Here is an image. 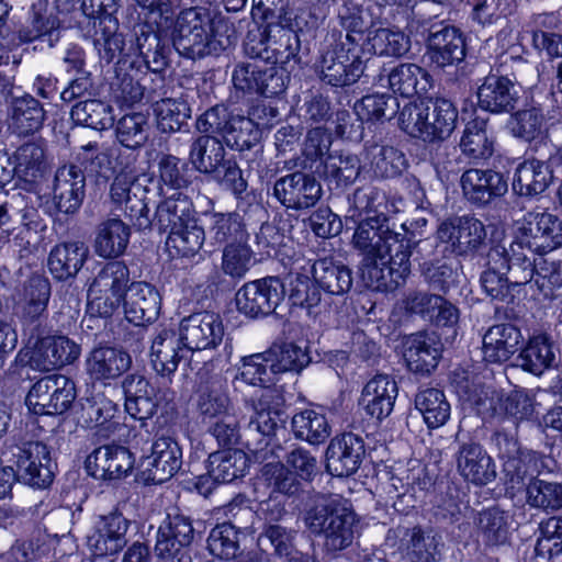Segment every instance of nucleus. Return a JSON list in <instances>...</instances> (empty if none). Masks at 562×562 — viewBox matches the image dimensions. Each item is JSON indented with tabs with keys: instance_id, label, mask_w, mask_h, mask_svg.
<instances>
[{
	"instance_id": "obj_53",
	"label": "nucleus",
	"mask_w": 562,
	"mask_h": 562,
	"mask_svg": "<svg viewBox=\"0 0 562 562\" xmlns=\"http://www.w3.org/2000/svg\"><path fill=\"white\" fill-rule=\"evenodd\" d=\"M486 127L487 122L480 117L465 125L459 146L470 161L477 162L493 155V140L490 139Z\"/></svg>"
},
{
	"instance_id": "obj_8",
	"label": "nucleus",
	"mask_w": 562,
	"mask_h": 562,
	"mask_svg": "<svg viewBox=\"0 0 562 562\" xmlns=\"http://www.w3.org/2000/svg\"><path fill=\"white\" fill-rule=\"evenodd\" d=\"M412 30L419 35L426 45L425 58L430 66L443 69L459 66L465 59L467 37L460 27L450 20H438V16L422 19L412 24ZM464 70V67H461Z\"/></svg>"
},
{
	"instance_id": "obj_4",
	"label": "nucleus",
	"mask_w": 562,
	"mask_h": 562,
	"mask_svg": "<svg viewBox=\"0 0 562 562\" xmlns=\"http://www.w3.org/2000/svg\"><path fill=\"white\" fill-rule=\"evenodd\" d=\"M384 13L385 5L378 1L369 3L345 0L338 11V19L346 31V42L322 53L319 70H331L335 66H339L341 70H364L370 55L367 44L371 41L373 31L380 24H385Z\"/></svg>"
},
{
	"instance_id": "obj_59",
	"label": "nucleus",
	"mask_w": 562,
	"mask_h": 562,
	"mask_svg": "<svg viewBox=\"0 0 562 562\" xmlns=\"http://www.w3.org/2000/svg\"><path fill=\"white\" fill-rule=\"evenodd\" d=\"M148 117L142 112L123 115L115 125V138L124 147L138 149L149 137Z\"/></svg>"
},
{
	"instance_id": "obj_37",
	"label": "nucleus",
	"mask_w": 562,
	"mask_h": 562,
	"mask_svg": "<svg viewBox=\"0 0 562 562\" xmlns=\"http://www.w3.org/2000/svg\"><path fill=\"white\" fill-rule=\"evenodd\" d=\"M183 348L180 335H177L173 329H158L150 346V363L155 372L170 380L183 358Z\"/></svg>"
},
{
	"instance_id": "obj_13",
	"label": "nucleus",
	"mask_w": 562,
	"mask_h": 562,
	"mask_svg": "<svg viewBox=\"0 0 562 562\" xmlns=\"http://www.w3.org/2000/svg\"><path fill=\"white\" fill-rule=\"evenodd\" d=\"M437 238L457 257H471L486 246L484 223L473 215L452 216L437 228Z\"/></svg>"
},
{
	"instance_id": "obj_57",
	"label": "nucleus",
	"mask_w": 562,
	"mask_h": 562,
	"mask_svg": "<svg viewBox=\"0 0 562 562\" xmlns=\"http://www.w3.org/2000/svg\"><path fill=\"white\" fill-rule=\"evenodd\" d=\"M527 504L537 509L559 510L562 508V484L535 476H528Z\"/></svg>"
},
{
	"instance_id": "obj_63",
	"label": "nucleus",
	"mask_w": 562,
	"mask_h": 562,
	"mask_svg": "<svg viewBox=\"0 0 562 562\" xmlns=\"http://www.w3.org/2000/svg\"><path fill=\"white\" fill-rule=\"evenodd\" d=\"M270 371L274 374L288 371L300 372L311 358L305 349L294 342L274 344L268 351Z\"/></svg>"
},
{
	"instance_id": "obj_17",
	"label": "nucleus",
	"mask_w": 562,
	"mask_h": 562,
	"mask_svg": "<svg viewBox=\"0 0 562 562\" xmlns=\"http://www.w3.org/2000/svg\"><path fill=\"white\" fill-rule=\"evenodd\" d=\"M514 239L528 251L547 254L562 246V221L551 213H528L517 228Z\"/></svg>"
},
{
	"instance_id": "obj_7",
	"label": "nucleus",
	"mask_w": 562,
	"mask_h": 562,
	"mask_svg": "<svg viewBox=\"0 0 562 562\" xmlns=\"http://www.w3.org/2000/svg\"><path fill=\"white\" fill-rule=\"evenodd\" d=\"M86 0H53L56 11L49 12V0L32 2L26 15V24H21L15 33L20 43L46 40L54 46L59 40V29H75L86 5Z\"/></svg>"
},
{
	"instance_id": "obj_9",
	"label": "nucleus",
	"mask_w": 562,
	"mask_h": 562,
	"mask_svg": "<svg viewBox=\"0 0 562 562\" xmlns=\"http://www.w3.org/2000/svg\"><path fill=\"white\" fill-rule=\"evenodd\" d=\"M418 243L414 233L395 232L383 213L360 218L352 236V246L363 256V262L385 259L394 252L413 249Z\"/></svg>"
},
{
	"instance_id": "obj_61",
	"label": "nucleus",
	"mask_w": 562,
	"mask_h": 562,
	"mask_svg": "<svg viewBox=\"0 0 562 562\" xmlns=\"http://www.w3.org/2000/svg\"><path fill=\"white\" fill-rule=\"evenodd\" d=\"M148 81L147 72H115L110 82L111 94L116 102L133 105L144 98Z\"/></svg>"
},
{
	"instance_id": "obj_22",
	"label": "nucleus",
	"mask_w": 562,
	"mask_h": 562,
	"mask_svg": "<svg viewBox=\"0 0 562 562\" xmlns=\"http://www.w3.org/2000/svg\"><path fill=\"white\" fill-rule=\"evenodd\" d=\"M536 251H528L526 247L513 239L508 247L495 245L487 252V262L498 263L505 270L513 286L524 285L535 279L539 262L535 256Z\"/></svg>"
},
{
	"instance_id": "obj_32",
	"label": "nucleus",
	"mask_w": 562,
	"mask_h": 562,
	"mask_svg": "<svg viewBox=\"0 0 562 562\" xmlns=\"http://www.w3.org/2000/svg\"><path fill=\"white\" fill-rule=\"evenodd\" d=\"M559 346L548 333L532 334L516 358L517 366L533 375H541L558 363Z\"/></svg>"
},
{
	"instance_id": "obj_36",
	"label": "nucleus",
	"mask_w": 562,
	"mask_h": 562,
	"mask_svg": "<svg viewBox=\"0 0 562 562\" xmlns=\"http://www.w3.org/2000/svg\"><path fill=\"white\" fill-rule=\"evenodd\" d=\"M473 525L477 542L487 549L499 548L509 542L510 515L498 506L477 512Z\"/></svg>"
},
{
	"instance_id": "obj_43",
	"label": "nucleus",
	"mask_w": 562,
	"mask_h": 562,
	"mask_svg": "<svg viewBox=\"0 0 562 562\" xmlns=\"http://www.w3.org/2000/svg\"><path fill=\"white\" fill-rule=\"evenodd\" d=\"M552 178L547 162L530 159L517 166L512 186L514 192L520 196H535L546 191Z\"/></svg>"
},
{
	"instance_id": "obj_16",
	"label": "nucleus",
	"mask_w": 562,
	"mask_h": 562,
	"mask_svg": "<svg viewBox=\"0 0 562 562\" xmlns=\"http://www.w3.org/2000/svg\"><path fill=\"white\" fill-rule=\"evenodd\" d=\"M285 285L278 277H267L245 283L236 293L237 310L250 317L268 316L284 300Z\"/></svg>"
},
{
	"instance_id": "obj_38",
	"label": "nucleus",
	"mask_w": 562,
	"mask_h": 562,
	"mask_svg": "<svg viewBox=\"0 0 562 562\" xmlns=\"http://www.w3.org/2000/svg\"><path fill=\"white\" fill-rule=\"evenodd\" d=\"M442 344L434 333L419 331L405 342L404 359L411 371L430 373L441 358Z\"/></svg>"
},
{
	"instance_id": "obj_34",
	"label": "nucleus",
	"mask_w": 562,
	"mask_h": 562,
	"mask_svg": "<svg viewBox=\"0 0 562 562\" xmlns=\"http://www.w3.org/2000/svg\"><path fill=\"white\" fill-rule=\"evenodd\" d=\"M397 392L394 379L386 374H376L363 386L359 405L367 415L382 420L392 413Z\"/></svg>"
},
{
	"instance_id": "obj_2",
	"label": "nucleus",
	"mask_w": 562,
	"mask_h": 562,
	"mask_svg": "<svg viewBox=\"0 0 562 562\" xmlns=\"http://www.w3.org/2000/svg\"><path fill=\"white\" fill-rule=\"evenodd\" d=\"M251 14L258 25V46L245 45L254 64H237L234 70H294L300 67L301 44L317 35L325 18L312 4L290 7L289 0H252Z\"/></svg>"
},
{
	"instance_id": "obj_25",
	"label": "nucleus",
	"mask_w": 562,
	"mask_h": 562,
	"mask_svg": "<svg viewBox=\"0 0 562 562\" xmlns=\"http://www.w3.org/2000/svg\"><path fill=\"white\" fill-rule=\"evenodd\" d=\"M366 456L363 439L352 432L333 438L326 449V470L337 477L355 474Z\"/></svg>"
},
{
	"instance_id": "obj_44",
	"label": "nucleus",
	"mask_w": 562,
	"mask_h": 562,
	"mask_svg": "<svg viewBox=\"0 0 562 562\" xmlns=\"http://www.w3.org/2000/svg\"><path fill=\"white\" fill-rule=\"evenodd\" d=\"M312 273L317 286L331 295L346 294L353 283L351 269L327 257L313 263Z\"/></svg>"
},
{
	"instance_id": "obj_14",
	"label": "nucleus",
	"mask_w": 562,
	"mask_h": 562,
	"mask_svg": "<svg viewBox=\"0 0 562 562\" xmlns=\"http://www.w3.org/2000/svg\"><path fill=\"white\" fill-rule=\"evenodd\" d=\"M76 398L75 383L63 374L40 379L30 389L25 404L35 415H60Z\"/></svg>"
},
{
	"instance_id": "obj_47",
	"label": "nucleus",
	"mask_w": 562,
	"mask_h": 562,
	"mask_svg": "<svg viewBox=\"0 0 562 562\" xmlns=\"http://www.w3.org/2000/svg\"><path fill=\"white\" fill-rule=\"evenodd\" d=\"M130 227L120 218H110L99 224L94 251L102 258H117L124 254L130 241Z\"/></svg>"
},
{
	"instance_id": "obj_26",
	"label": "nucleus",
	"mask_w": 562,
	"mask_h": 562,
	"mask_svg": "<svg viewBox=\"0 0 562 562\" xmlns=\"http://www.w3.org/2000/svg\"><path fill=\"white\" fill-rule=\"evenodd\" d=\"M133 453L120 445H104L94 449L86 459V470L97 480H120L133 469Z\"/></svg>"
},
{
	"instance_id": "obj_48",
	"label": "nucleus",
	"mask_w": 562,
	"mask_h": 562,
	"mask_svg": "<svg viewBox=\"0 0 562 562\" xmlns=\"http://www.w3.org/2000/svg\"><path fill=\"white\" fill-rule=\"evenodd\" d=\"M366 159L373 173L383 179L401 176L407 168V159L393 146L372 144L366 146Z\"/></svg>"
},
{
	"instance_id": "obj_54",
	"label": "nucleus",
	"mask_w": 562,
	"mask_h": 562,
	"mask_svg": "<svg viewBox=\"0 0 562 562\" xmlns=\"http://www.w3.org/2000/svg\"><path fill=\"white\" fill-rule=\"evenodd\" d=\"M243 535V531L231 522L216 525L209 535L207 549L212 555L223 560L238 561L241 555H252L244 553L240 549Z\"/></svg>"
},
{
	"instance_id": "obj_11",
	"label": "nucleus",
	"mask_w": 562,
	"mask_h": 562,
	"mask_svg": "<svg viewBox=\"0 0 562 562\" xmlns=\"http://www.w3.org/2000/svg\"><path fill=\"white\" fill-rule=\"evenodd\" d=\"M50 282L42 274H32L18 293L14 313L24 337H41L49 331L47 326Z\"/></svg>"
},
{
	"instance_id": "obj_62",
	"label": "nucleus",
	"mask_w": 562,
	"mask_h": 562,
	"mask_svg": "<svg viewBox=\"0 0 562 562\" xmlns=\"http://www.w3.org/2000/svg\"><path fill=\"white\" fill-rule=\"evenodd\" d=\"M296 532L280 524H266L258 536L257 543L261 552L278 559L290 555L294 547Z\"/></svg>"
},
{
	"instance_id": "obj_3",
	"label": "nucleus",
	"mask_w": 562,
	"mask_h": 562,
	"mask_svg": "<svg viewBox=\"0 0 562 562\" xmlns=\"http://www.w3.org/2000/svg\"><path fill=\"white\" fill-rule=\"evenodd\" d=\"M147 190L126 172L119 173L110 186L109 196L113 211L122 214L139 231L156 227L160 233H171L188 227L195 221L190 199L177 192L157 205L155 216L149 215Z\"/></svg>"
},
{
	"instance_id": "obj_5",
	"label": "nucleus",
	"mask_w": 562,
	"mask_h": 562,
	"mask_svg": "<svg viewBox=\"0 0 562 562\" xmlns=\"http://www.w3.org/2000/svg\"><path fill=\"white\" fill-rule=\"evenodd\" d=\"M304 524L315 536H324L327 551H341L353 542L357 516L340 498L317 495L304 513Z\"/></svg>"
},
{
	"instance_id": "obj_58",
	"label": "nucleus",
	"mask_w": 562,
	"mask_h": 562,
	"mask_svg": "<svg viewBox=\"0 0 562 562\" xmlns=\"http://www.w3.org/2000/svg\"><path fill=\"white\" fill-rule=\"evenodd\" d=\"M292 430L295 438L305 440L312 445L324 442L330 435V427L325 415L305 409L292 417Z\"/></svg>"
},
{
	"instance_id": "obj_39",
	"label": "nucleus",
	"mask_w": 562,
	"mask_h": 562,
	"mask_svg": "<svg viewBox=\"0 0 562 562\" xmlns=\"http://www.w3.org/2000/svg\"><path fill=\"white\" fill-rule=\"evenodd\" d=\"M132 363L131 356L124 350L100 346L93 348L86 359V371L92 381L114 380L126 372Z\"/></svg>"
},
{
	"instance_id": "obj_1",
	"label": "nucleus",
	"mask_w": 562,
	"mask_h": 562,
	"mask_svg": "<svg viewBox=\"0 0 562 562\" xmlns=\"http://www.w3.org/2000/svg\"><path fill=\"white\" fill-rule=\"evenodd\" d=\"M182 9L164 0L142 14L131 13L128 24L135 31L131 47L121 48L114 70H166L177 53L195 60L220 56L237 41L234 23L221 12L187 0Z\"/></svg>"
},
{
	"instance_id": "obj_45",
	"label": "nucleus",
	"mask_w": 562,
	"mask_h": 562,
	"mask_svg": "<svg viewBox=\"0 0 562 562\" xmlns=\"http://www.w3.org/2000/svg\"><path fill=\"white\" fill-rule=\"evenodd\" d=\"M401 538V548L411 562H435L438 554L440 536L431 530L424 531L420 527L396 529Z\"/></svg>"
},
{
	"instance_id": "obj_28",
	"label": "nucleus",
	"mask_w": 562,
	"mask_h": 562,
	"mask_svg": "<svg viewBox=\"0 0 562 562\" xmlns=\"http://www.w3.org/2000/svg\"><path fill=\"white\" fill-rule=\"evenodd\" d=\"M130 520L119 509L99 517L95 531L88 543L94 555L108 557L119 553L126 544Z\"/></svg>"
},
{
	"instance_id": "obj_20",
	"label": "nucleus",
	"mask_w": 562,
	"mask_h": 562,
	"mask_svg": "<svg viewBox=\"0 0 562 562\" xmlns=\"http://www.w3.org/2000/svg\"><path fill=\"white\" fill-rule=\"evenodd\" d=\"M179 335L188 351L216 348L224 337L221 316L213 312H198L181 319Z\"/></svg>"
},
{
	"instance_id": "obj_31",
	"label": "nucleus",
	"mask_w": 562,
	"mask_h": 562,
	"mask_svg": "<svg viewBox=\"0 0 562 562\" xmlns=\"http://www.w3.org/2000/svg\"><path fill=\"white\" fill-rule=\"evenodd\" d=\"M193 406L203 424L213 423L216 418L227 416L234 409L225 383L217 376L198 385Z\"/></svg>"
},
{
	"instance_id": "obj_46",
	"label": "nucleus",
	"mask_w": 562,
	"mask_h": 562,
	"mask_svg": "<svg viewBox=\"0 0 562 562\" xmlns=\"http://www.w3.org/2000/svg\"><path fill=\"white\" fill-rule=\"evenodd\" d=\"M225 155L226 150L217 137L201 135L191 143L188 160L198 172L213 175L220 170Z\"/></svg>"
},
{
	"instance_id": "obj_6",
	"label": "nucleus",
	"mask_w": 562,
	"mask_h": 562,
	"mask_svg": "<svg viewBox=\"0 0 562 562\" xmlns=\"http://www.w3.org/2000/svg\"><path fill=\"white\" fill-rule=\"evenodd\" d=\"M457 120V108L445 98L408 102L398 116L405 133L429 143L447 139L456 128Z\"/></svg>"
},
{
	"instance_id": "obj_55",
	"label": "nucleus",
	"mask_w": 562,
	"mask_h": 562,
	"mask_svg": "<svg viewBox=\"0 0 562 562\" xmlns=\"http://www.w3.org/2000/svg\"><path fill=\"white\" fill-rule=\"evenodd\" d=\"M44 110L38 100L31 95L16 98L11 106L10 127L19 135H29L42 127Z\"/></svg>"
},
{
	"instance_id": "obj_30",
	"label": "nucleus",
	"mask_w": 562,
	"mask_h": 562,
	"mask_svg": "<svg viewBox=\"0 0 562 562\" xmlns=\"http://www.w3.org/2000/svg\"><path fill=\"white\" fill-rule=\"evenodd\" d=\"M122 302L126 319L138 326L154 323L160 314V293L148 282H132Z\"/></svg>"
},
{
	"instance_id": "obj_50",
	"label": "nucleus",
	"mask_w": 562,
	"mask_h": 562,
	"mask_svg": "<svg viewBox=\"0 0 562 562\" xmlns=\"http://www.w3.org/2000/svg\"><path fill=\"white\" fill-rule=\"evenodd\" d=\"M457 392L483 419L501 416L502 395L493 387L470 384L468 379H464L458 382Z\"/></svg>"
},
{
	"instance_id": "obj_24",
	"label": "nucleus",
	"mask_w": 562,
	"mask_h": 562,
	"mask_svg": "<svg viewBox=\"0 0 562 562\" xmlns=\"http://www.w3.org/2000/svg\"><path fill=\"white\" fill-rule=\"evenodd\" d=\"M283 397L277 389L265 387L260 394L246 401V408L250 411L246 431L249 435H258L262 439L276 435L279 427L283 426L280 407Z\"/></svg>"
},
{
	"instance_id": "obj_40",
	"label": "nucleus",
	"mask_w": 562,
	"mask_h": 562,
	"mask_svg": "<svg viewBox=\"0 0 562 562\" xmlns=\"http://www.w3.org/2000/svg\"><path fill=\"white\" fill-rule=\"evenodd\" d=\"M480 105L494 113L508 112L515 108L518 91L506 76L490 72L477 91Z\"/></svg>"
},
{
	"instance_id": "obj_19",
	"label": "nucleus",
	"mask_w": 562,
	"mask_h": 562,
	"mask_svg": "<svg viewBox=\"0 0 562 562\" xmlns=\"http://www.w3.org/2000/svg\"><path fill=\"white\" fill-rule=\"evenodd\" d=\"M413 249L394 252L385 259L363 262L361 276L367 286L374 291L392 292L405 282L411 272Z\"/></svg>"
},
{
	"instance_id": "obj_21",
	"label": "nucleus",
	"mask_w": 562,
	"mask_h": 562,
	"mask_svg": "<svg viewBox=\"0 0 562 562\" xmlns=\"http://www.w3.org/2000/svg\"><path fill=\"white\" fill-rule=\"evenodd\" d=\"M316 175L294 171L279 178L273 186V196L286 209L302 211L313 207L322 198Z\"/></svg>"
},
{
	"instance_id": "obj_60",
	"label": "nucleus",
	"mask_w": 562,
	"mask_h": 562,
	"mask_svg": "<svg viewBox=\"0 0 562 562\" xmlns=\"http://www.w3.org/2000/svg\"><path fill=\"white\" fill-rule=\"evenodd\" d=\"M71 117L77 124L98 131L106 130L114 124L112 106L95 99L76 103L71 109Z\"/></svg>"
},
{
	"instance_id": "obj_23",
	"label": "nucleus",
	"mask_w": 562,
	"mask_h": 562,
	"mask_svg": "<svg viewBox=\"0 0 562 562\" xmlns=\"http://www.w3.org/2000/svg\"><path fill=\"white\" fill-rule=\"evenodd\" d=\"M86 198V175L74 164L57 168L53 188L52 201L56 213L75 215L79 212Z\"/></svg>"
},
{
	"instance_id": "obj_12",
	"label": "nucleus",
	"mask_w": 562,
	"mask_h": 562,
	"mask_svg": "<svg viewBox=\"0 0 562 562\" xmlns=\"http://www.w3.org/2000/svg\"><path fill=\"white\" fill-rule=\"evenodd\" d=\"M130 270L122 261L103 265L88 289L89 304L100 316L109 317L122 303L128 288Z\"/></svg>"
},
{
	"instance_id": "obj_41",
	"label": "nucleus",
	"mask_w": 562,
	"mask_h": 562,
	"mask_svg": "<svg viewBox=\"0 0 562 562\" xmlns=\"http://www.w3.org/2000/svg\"><path fill=\"white\" fill-rule=\"evenodd\" d=\"M331 143V134L326 130L322 127L310 130L305 136L301 156L296 158L295 167L322 177L326 173L329 157H333L329 154Z\"/></svg>"
},
{
	"instance_id": "obj_52",
	"label": "nucleus",
	"mask_w": 562,
	"mask_h": 562,
	"mask_svg": "<svg viewBox=\"0 0 562 562\" xmlns=\"http://www.w3.org/2000/svg\"><path fill=\"white\" fill-rule=\"evenodd\" d=\"M210 473L220 483H231L246 474L247 454L238 449L213 452L207 459Z\"/></svg>"
},
{
	"instance_id": "obj_64",
	"label": "nucleus",
	"mask_w": 562,
	"mask_h": 562,
	"mask_svg": "<svg viewBox=\"0 0 562 562\" xmlns=\"http://www.w3.org/2000/svg\"><path fill=\"white\" fill-rule=\"evenodd\" d=\"M157 127L162 133L180 131L191 116L189 104L181 99L164 98L153 104Z\"/></svg>"
},
{
	"instance_id": "obj_10",
	"label": "nucleus",
	"mask_w": 562,
	"mask_h": 562,
	"mask_svg": "<svg viewBox=\"0 0 562 562\" xmlns=\"http://www.w3.org/2000/svg\"><path fill=\"white\" fill-rule=\"evenodd\" d=\"M518 427L502 424L491 437L497 457L503 462L502 472L507 490L519 491L526 485L528 476L539 474L538 464L542 463L535 452L522 450L517 438Z\"/></svg>"
},
{
	"instance_id": "obj_35",
	"label": "nucleus",
	"mask_w": 562,
	"mask_h": 562,
	"mask_svg": "<svg viewBox=\"0 0 562 562\" xmlns=\"http://www.w3.org/2000/svg\"><path fill=\"white\" fill-rule=\"evenodd\" d=\"M520 329L510 323L491 326L483 335V358L488 363H503L509 360L522 342Z\"/></svg>"
},
{
	"instance_id": "obj_27",
	"label": "nucleus",
	"mask_w": 562,
	"mask_h": 562,
	"mask_svg": "<svg viewBox=\"0 0 562 562\" xmlns=\"http://www.w3.org/2000/svg\"><path fill=\"white\" fill-rule=\"evenodd\" d=\"M182 465V450L169 436L157 438L151 445V453L142 461L146 480L161 484L171 479Z\"/></svg>"
},
{
	"instance_id": "obj_56",
	"label": "nucleus",
	"mask_w": 562,
	"mask_h": 562,
	"mask_svg": "<svg viewBox=\"0 0 562 562\" xmlns=\"http://www.w3.org/2000/svg\"><path fill=\"white\" fill-rule=\"evenodd\" d=\"M401 25L384 27V24H380L367 44V49H370L369 57L372 55L371 50L380 56L401 57L405 55L409 49L411 42L409 37L401 31Z\"/></svg>"
},
{
	"instance_id": "obj_18",
	"label": "nucleus",
	"mask_w": 562,
	"mask_h": 562,
	"mask_svg": "<svg viewBox=\"0 0 562 562\" xmlns=\"http://www.w3.org/2000/svg\"><path fill=\"white\" fill-rule=\"evenodd\" d=\"M32 345L30 364L40 371H52L74 363L81 353V347L67 336L26 337Z\"/></svg>"
},
{
	"instance_id": "obj_29",
	"label": "nucleus",
	"mask_w": 562,
	"mask_h": 562,
	"mask_svg": "<svg viewBox=\"0 0 562 562\" xmlns=\"http://www.w3.org/2000/svg\"><path fill=\"white\" fill-rule=\"evenodd\" d=\"M463 196L473 205L483 206L507 192V181L492 169H468L460 179Z\"/></svg>"
},
{
	"instance_id": "obj_15",
	"label": "nucleus",
	"mask_w": 562,
	"mask_h": 562,
	"mask_svg": "<svg viewBox=\"0 0 562 562\" xmlns=\"http://www.w3.org/2000/svg\"><path fill=\"white\" fill-rule=\"evenodd\" d=\"M195 537L193 521L181 513H168L161 521L155 550L161 560L192 562V543Z\"/></svg>"
},
{
	"instance_id": "obj_51",
	"label": "nucleus",
	"mask_w": 562,
	"mask_h": 562,
	"mask_svg": "<svg viewBox=\"0 0 562 562\" xmlns=\"http://www.w3.org/2000/svg\"><path fill=\"white\" fill-rule=\"evenodd\" d=\"M415 407L429 429L443 426L451 414V406L445 393L435 387L419 391L415 396Z\"/></svg>"
},
{
	"instance_id": "obj_49",
	"label": "nucleus",
	"mask_w": 562,
	"mask_h": 562,
	"mask_svg": "<svg viewBox=\"0 0 562 562\" xmlns=\"http://www.w3.org/2000/svg\"><path fill=\"white\" fill-rule=\"evenodd\" d=\"M207 235L210 241L217 246L247 241L249 236L241 215L236 212L211 214Z\"/></svg>"
},
{
	"instance_id": "obj_42",
	"label": "nucleus",
	"mask_w": 562,
	"mask_h": 562,
	"mask_svg": "<svg viewBox=\"0 0 562 562\" xmlns=\"http://www.w3.org/2000/svg\"><path fill=\"white\" fill-rule=\"evenodd\" d=\"M88 257V248L83 243L71 241L56 245L48 255L50 274L65 281L77 276Z\"/></svg>"
},
{
	"instance_id": "obj_33",
	"label": "nucleus",
	"mask_w": 562,
	"mask_h": 562,
	"mask_svg": "<svg viewBox=\"0 0 562 562\" xmlns=\"http://www.w3.org/2000/svg\"><path fill=\"white\" fill-rule=\"evenodd\" d=\"M457 469L468 482L483 486L496 477L493 459L476 442L462 443L456 454Z\"/></svg>"
}]
</instances>
